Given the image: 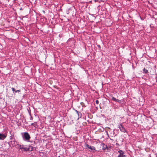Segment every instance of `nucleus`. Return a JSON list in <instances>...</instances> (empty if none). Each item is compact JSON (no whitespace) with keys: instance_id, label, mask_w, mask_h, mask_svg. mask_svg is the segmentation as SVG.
<instances>
[{"instance_id":"nucleus-19","label":"nucleus","mask_w":157,"mask_h":157,"mask_svg":"<svg viewBox=\"0 0 157 157\" xmlns=\"http://www.w3.org/2000/svg\"><path fill=\"white\" fill-rule=\"evenodd\" d=\"M98 1V0H95V2H96V1Z\"/></svg>"},{"instance_id":"nucleus-6","label":"nucleus","mask_w":157,"mask_h":157,"mask_svg":"<svg viewBox=\"0 0 157 157\" xmlns=\"http://www.w3.org/2000/svg\"><path fill=\"white\" fill-rule=\"evenodd\" d=\"M6 137V136L4 134L0 133V140H3Z\"/></svg>"},{"instance_id":"nucleus-14","label":"nucleus","mask_w":157,"mask_h":157,"mask_svg":"<svg viewBox=\"0 0 157 157\" xmlns=\"http://www.w3.org/2000/svg\"><path fill=\"white\" fill-rule=\"evenodd\" d=\"M95 102L97 104H98L99 103V101L98 100H96Z\"/></svg>"},{"instance_id":"nucleus-16","label":"nucleus","mask_w":157,"mask_h":157,"mask_svg":"<svg viewBox=\"0 0 157 157\" xmlns=\"http://www.w3.org/2000/svg\"><path fill=\"white\" fill-rule=\"evenodd\" d=\"M20 10H22L23 9L22 8H21L20 9Z\"/></svg>"},{"instance_id":"nucleus-17","label":"nucleus","mask_w":157,"mask_h":157,"mask_svg":"<svg viewBox=\"0 0 157 157\" xmlns=\"http://www.w3.org/2000/svg\"><path fill=\"white\" fill-rule=\"evenodd\" d=\"M98 46L99 47V48H100V46L99 45H98Z\"/></svg>"},{"instance_id":"nucleus-12","label":"nucleus","mask_w":157,"mask_h":157,"mask_svg":"<svg viewBox=\"0 0 157 157\" xmlns=\"http://www.w3.org/2000/svg\"><path fill=\"white\" fill-rule=\"evenodd\" d=\"M143 71L146 74L148 72V70L146 69L145 68H144L143 69Z\"/></svg>"},{"instance_id":"nucleus-20","label":"nucleus","mask_w":157,"mask_h":157,"mask_svg":"<svg viewBox=\"0 0 157 157\" xmlns=\"http://www.w3.org/2000/svg\"><path fill=\"white\" fill-rule=\"evenodd\" d=\"M58 157H60L59 156H58Z\"/></svg>"},{"instance_id":"nucleus-11","label":"nucleus","mask_w":157,"mask_h":157,"mask_svg":"<svg viewBox=\"0 0 157 157\" xmlns=\"http://www.w3.org/2000/svg\"><path fill=\"white\" fill-rule=\"evenodd\" d=\"M76 112L77 113V114L78 115V116L79 117H81L82 116V114L80 112H79L77 110H75Z\"/></svg>"},{"instance_id":"nucleus-3","label":"nucleus","mask_w":157,"mask_h":157,"mask_svg":"<svg viewBox=\"0 0 157 157\" xmlns=\"http://www.w3.org/2000/svg\"><path fill=\"white\" fill-rule=\"evenodd\" d=\"M86 148L90 149V151L94 153L96 151V150L95 149V147L94 146H91L88 144L86 145Z\"/></svg>"},{"instance_id":"nucleus-4","label":"nucleus","mask_w":157,"mask_h":157,"mask_svg":"<svg viewBox=\"0 0 157 157\" xmlns=\"http://www.w3.org/2000/svg\"><path fill=\"white\" fill-rule=\"evenodd\" d=\"M118 152L119 153L118 157H126L125 155L124 154V152L122 150H119Z\"/></svg>"},{"instance_id":"nucleus-9","label":"nucleus","mask_w":157,"mask_h":157,"mask_svg":"<svg viewBox=\"0 0 157 157\" xmlns=\"http://www.w3.org/2000/svg\"><path fill=\"white\" fill-rule=\"evenodd\" d=\"M11 89L12 90V91H13V92L14 93V92L15 93H17V92H19L21 91V90H16L14 88H12Z\"/></svg>"},{"instance_id":"nucleus-1","label":"nucleus","mask_w":157,"mask_h":157,"mask_svg":"<svg viewBox=\"0 0 157 157\" xmlns=\"http://www.w3.org/2000/svg\"><path fill=\"white\" fill-rule=\"evenodd\" d=\"M22 137L24 140L28 141L30 139V136L29 134L27 132L23 133Z\"/></svg>"},{"instance_id":"nucleus-15","label":"nucleus","mask_w":157,"mask_h":157,"mask_svg":"<svg viewBox=\"0 0 157 157\" xmlns=\"http://www.w3.org/2000/svg\"><path fill=\"white\" fill-rule=\"evenodd\" d=\"M30 119L31 120H32L33 119V118L32 116H31Z\"/></svg>"},{"instance_id":"nucleus-2","label":"nucleus","mask_w":157,"mask_h":157,"mask_svg":"<svg viewBox=\"0 0 157 157\" xmlns=\"http://www.w3.org/2000/svg\"><path fill=\"white\" fill-rule=\"evenodd\" d=\"M17 147L19 149H21L22 151H29V148L25 147L23 145L18 144Z\"/></svg>"},{"instance_id":"nucleus-18","label":"nucleus","mask_w":157,"mask_h":157,"mask_svg":"<svg viewBox=\"0 0 157 157\" xmlns=\"http://www.w3.org/2000/svg\"><path fill=\"white\" fill-rule=\"evenodd\" d=\"M98 1V0H95V2H96V1Z\"/></svg>"},{"instance_id":"nucleus-8","label":"nucleus","mask_w":157,"mask_h":157,"mask_svg":"<svg viewBox=\"0 0 157 157\" xmlns=\"http://www.w3.org/2000/svg\"><path fill=\"white\" fill-rule=\"evenodd\" d=\"M108 149H108V147H107V145H105V144H104L103 146V150L108 151Z\"/></svg>"},{"instance_id":"nucleus-7","label":"nucleus","mask_w":157,"mask_h":157,"mask_svg":"<svg viewBox=\"0 0 157 157\" xmlns=\"http://www.w3.org/2000/svg\"><path fill=\"white\" fill-rule=\"evenodd\" d=\"M112 99L113 100L119 103H121V100H119V99H117L113 97H112Z\"/></svg>"},{"instance_id":"nucleus-5","label":"nucleus","mask_w":157,"mask_h":157,"mask_svg":"<svg viewBox=\"0 0 157 157\" xmlns=\"http://www.w3.org/2000/svg\"><path fill=\"white\" fill-rule=\"evenodd\" d=\"M118 128H119L120 130L122 132H126V130L124 127L121 124L118 125Z\"/></svg>"},{"instance_id":"nucleus-10","label":"nucleus","mask_w":157,"mask_h":157,"mask_svg":"<svg viewBox=\"0 0 157 157\" xmlns=\"http://www.w3.org/2000/svg\"><path fill=\"white\" fill-rule=\"evenodd\" d=\"M37 122H34L33 123H32L31 124V125L33 126H34V127H36V126H37Z\"/></svg>"},{"instance_id":"nucleus-13","label":"nucleus","mask_w":157,"mask_h":157,"mask_svg":"<svg viewBox=\"0 0 157 157\" xmlns=\"http://www.w3.org/2000/svg\"><path fill=\"white\" fill-rule=\"evenodd\" d=\"M29 148V151H32L33 149V147L31 146H30L29 147V148Z\"/></svg>"}]
</instances>
